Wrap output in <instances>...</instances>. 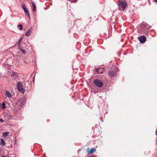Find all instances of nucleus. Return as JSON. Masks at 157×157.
<instances>
[{"mask_svg": "<svg viewBox=\"0 0 157 157\" xmlns=\"http://www.w3.org/2000/svg\"><path fill=\"white\" fill-rule=\"evenodd\" d=\"M117 4L119 7L124 10L127 5L126 2L124 0H119Z\"/></svg>", "mask_w": 157, "mask_h": 157, "instance_id": "f257e3e1", "label": "nucleus"}, {"mask_svg": "<svg viewBox=\"0 0 157 157\" xmlns=\"http://www.w3.org/2000/svg\"><path fill=\"white\" fill-rule=\"evenodd\" d=\"M17 88L18 90L21 93H24L25 92V89L23 88L22 83L21 82H19L17 83Z\"/></svg>", "mask_w": 157, "mask_h": 157, "instance_id": "f03ea898", "label": "nucleus"}, {"mask_svg": "<svg viewBox=\"0 0 157 157\" xmlns=\"http://www.w3.org/2000/svg\"><path fill=\"white\" fill-rule=\"evenodd\" d=\"M95 84L98 87H101L103 85V83L98 79H95L94 81Z\"/></svg>", "mask_w": 157, "mask_h": 157, "instance_id": "7ed1b4c3", "label": "nucleus"}, {"mask_svg": "<svg viewBox=\"0 0 157 157\" xmlns=\"http://www.w3.org/2000/svg\"><path fill=\"white\" fill-rule=\"evenodd\" d=\"M25 98L24 97H22L20 98L18 100L17 104L19 105V106H21L25 104Z\"/></svg>", "mask_w": 157, "mask_h": 157, "instance_id": "20e7f679", "label": "nucleus"}, {"mask_svg": "<svg viewBox=\"0 0 157 157\" xmlns=\"http://www.w3.org/2000/svg\"><path fill=\"white\" fill-rule=\"evenodd\" d=\"M22 8L26 16L28 17L29 18H30V15L28 13V10L25 5H24L22 6Z\"/></svg>", "mask_w": 157, "mask_h": 157, "instance_id": "39448f33", "label": "nucleus"}, {"mask_svg": "<svg viewBox=\"0 0 157 157\" xmlns=\"http://www.w3.org/2000/svg\"><path fill=\"white\" fill-rule=\"evenodd\" d=\"M138 39L140 41L141 43H144L146 41V38L144 36H141L140 37H138Z\"/></svg>", "mask_w": 157, "mask_h": 157, "instance_id": "423d86ee", "label": "nucleus"}, {"mask_svg": "<svg viewBox=\"0 0 157 157\" xmlns=\"http://www.w3.org/2000/svg\"><path fill=\"white\" fill-rule=\"evenodd\" d=\"M109 75L111 77H113L116 75V73L112 71H110L108 73Z\"/></svg>", "mask_w": 157, "mask_h": 157, "instance_id": "0eeeda50", "label": "nucleus"}, {"mask_svg": "<svg viewBox=\"0 0 157 157\" xmlns=\"http://www.w3.org/2000/svg\"><path fill=\"white\" fill-rule=\"evenodd\" d=\"M87 152L88 154H92L94 152L96 151V148H92L90 150L89 148L87 149Z\"/></svg>", "mask_w": 157, "mask_h": 157, "instance_id": "6e6552de", "label": "nucleus"}, {"mask_svg": "<svg viewBox=\"0 0 157 157\" xmlns=\"http://www.w3.org/2000/svg\"><path fill=\"white\" fill-rule=\"evenodd\" d=\"M142 25V27H144L145 29V30L148 29L149 28H150V26L147 25L146 23H144L143 24V25Z\"/></svg>", "mask_w": 157, "mask_h": 157, "instance_id": "1a4fd4ad", "label": "nucleus"}, {"mask_svg": "<svg viewBox=\"0 0 157 157\" xmlns=\"http://www.w3.org/2000/svg\"><path fill=\"white\" fill-rule=\"evenodd\" d=\"M97 72L99 74H102L104 71V69L103 68H100L96 70Z\"/></svg>", "mask_w": 157, "mask_h": 157, "instance_id": "9d476101", "label": "nucleus"}, {"mask_svg": "<svg viewBox=\"0 0 157 157\" xmlns=\"http://www.w3.org/2000/svg\"><path fill=\"white\" fill-rule=\"evenodd\" d=\"M11 76L12 77L15 76L16 77H18V74L15 72L13 71L11 74Z\"/></svg>", "mask_w": 157, "mask_h": 157, "instance_id": "9b49d317", "label": "nucleus"}, {"mask_svg": "<svg viewBox=\"0 0 157 157\" xmlns=\"http://www.w3.org/2000/svg\"><path fill=\"white\" fill-rule=\"evenodd\" d=\"M31 2L33 7V11H35L36 10V6L33 1H31Z\"/></svg>", "mask_w": 157, "mask_h": 157, "instance_id": "f8f14e48", "label": "nucleus"}, {"mask_svg": "<svg viewBox=\"0 0 157 157\" xmlns=\"http://www.w3.org/2000/svg\"><path fill=\"white\" fill-rule=\"evenodd\" d=\"M6 96L9 98H11L12 97V95L9 91H6Z\"/></svg>", "mask_w": 157, "mask_h": 157, "instance_id": "ddd939ff", "label": "nucleus"}, {"mask_svg": "<svg viewBox=\"0 0 157 157\" xmlns=\"http://www.w3.org/2000/svg\"><path fill=\"white\" fill-rule=\"evenodd\" d=\"M32 32V30L30 29L26 32L25 34L26 36H29L30 35V33Z\"/></svg>", "mask_w": 157, "mask_h": 157, "instance_id": "4468645a", "label": "nucleus"}, {"mask_svg": "<svg viewBox=\"0 0 157 157\" xmlns=\"http://www.w3.org/2000/svg\"><path fill=\"white\" fill-rule=\"evenodd\" d=\"M1 142L0 144L2 146H4L5 145V143L3 139H1Z\"/></svg>", "mask_w": 157, "mask_h": 157, "instance_id": "2eb2a0df", "label": "nucleus"}, {"mask_svg": "<svg viewBox=\"0 0 157 157\" xmlns=\"http://www.w3.org/2000/svg\"><path fill=\"white\" fill-rule=\"evenodd\" d=\"M18 49L21 52L25 54L26 52V51L25 50L22 49L20 47H18Z\"/></svg>", "mask_w": 157, "mask_h": 157, "instance_id": "dca6fc26", "label": "nucleus"}, {"mask_svg": "<svg viewBox=\"0 0 157 157\" xmlns=\"http://www.w3.org/2000/svg\"><path fill=\"white\" fill-rule=\"evenodd\" d=\"M9 132H6L3 133V136L5 137L8 135Z\"/></svg>", "mask_w": 157, "mask_h": 157, "instance_id": "f3484780", "label": "nucleus"}, {"mask_svg": "<svg viewBox=\"0 0 157 157\" xmlns=\"http://www.w3.org/2000/svg\"><path fill=\"white\" fill-rule=\"evenodd\" d=\"M22 38L21 37L19 40L18 43V45L19 47H20V45L21 42V41L22 40Z\"/></svg>", "mask_w": 157, "mask_h": 157, "instance_id": "a211bd4d", "label": "nucleus"}, {"mask_svg": "<svg viewBox=\"0 0 157 157\" xmlns=\"http://www.w3.org/2000/svg\"><path fill=\"white\" fill-rule=\"evenodd\" d=\"M2 109H5L6 108V104L4 103H3L2 104Z\"/></svg>", "mask_w": 157, "mask_h": 157, "instance_id": "6ab92c4d", "label": "nucleus"}, {"mask_svg": "<svg viewBox=\"0 0 157 157\" xmlns=\"http://www.w3.org/2000/svg\"><path fill=\"white\" fill-rule=\"evenodd\" d=\"M18 27H20V30H22L23 29L22 25L21 24H20L18 25Z\"/></svg>", "mask_w": 157, "mask_h": 157, "instance_id": "aec40b11", "label": "nucleus"}, {"mask_svg": "<svg viewBox=\"0 0 157 157\" xmlns=\"http://www.w3.org/2000/svg\"><path fill=\"white\" fill-rule=\"evenodd\" d=\"M0 121L1 122H2L3 121L2 119H0Z\"/></svg>", "mask_w": 157, "mask_h": 157, "instance_id": "412c9836", "label": "nucleus"}, {"mask_svg": "<svg viewBox=\"0 0 157 157\" xmlns=\"http://www.w3.org/2000/svg\"><path fill=\"white\" fill-rule=\"evenodd\" d=\"M89 157H94V156H90Z\"/></svg>", "mask_w": 157, "mask_h": 157, "instance_id": "4be33fe9", "label": "nucleus"}, {"mask_svg": "<svg viewBox=\"0 0 157 157\" xmlns=\"http://www.w3.org/2000/svg\"><path fill=\"white\" fill-rule=\"evenodd\" d=\"M2 157H6V156H2Z\"/></svg>", "mask_w": 157, "mask_h": 157, "instance_id": "5701e85b", "label": "nucleus"}, {"mask_svg": "<svg viewBox=\"0 0 157 157\" xmlns=\"http://www.w3.org/2000/svg\"><path fill=\"white\" fill-rule=\"evenodd\" d=\"M1 104L0 103V109L1 108Z\"/></svg>", "mask_w": 157, "mask_h": 157, "instance_id": "b1692460", "label": "nucleus"}, {"mask_svg": "<svg viewBox=\"0 0 157 157\" xmlns=\"http://www.w3.org/2000/svg\"><path fill=\"white\" fill-rule=\"evenodd\" d=\"M155 2H157V0H154Z\"/></svg>", "mask_w": 157, "mask_h": 157, "instance_id": "393cba45", "label": "nucleus"}, {"mask_svg": "<svg viewBox=\"0 0 157 157\" xmlns=\"http://www.w3.org/2000/svg\"><path fill=\"white\" fill-rule=\"evenodd\" d=\"M80 151V150H78V152H79Z\"/></svg>", "mask_w": 157, "mask_h": 157, "instance_id": "a878e982", "label": "nucleus"}]
</instances>
